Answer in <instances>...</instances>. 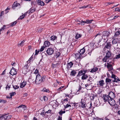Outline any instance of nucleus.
Listing matches in <instances>:
<instances>
[{"label":"nucleus","mask_w":120,"mask_h":120,"mask_svg":"<svg viewBox=\"0 0 120 120\" xmlns=\"http://www.w3.org/2000/svg\"><path fill=\"white\" fill-rule=\"evenodd\" d=\"M60 52L59 51L56 52L55 54V56L56 58L60 56Z\"/></svg>","instance_id":"obj_26"},{"label":"nucleus","mask_w":120,"mask_h":120,"mask_svg":"<svg viewBox=\"0 0 120 120\" xmlns=\"http://www.w3.org/2000/svg\"><path fill=\"white\" fill-rule=\"evenodd\" d=\"M78 104V103H74L73 104V105L74 106H75V107L77 108V104Z\"/></svg>","instance_id":"obj_63"},{"label":"nucleus","mask_w":120,"mask_h":120,"mask_svg":"<svg viewBox=\"0 0 120 120\" xmlns=\"http://www.w3.org/2000/svg\"><path fill=\"white\" fill-rule=\"evenodd\" d=\"M53 52L54 50L51 48L48 49L46 51L47 54L49 55H52L53 53Z\"/></svg>","instance_id":"obj_8"},{"label":"nucleus","mask_w":120,"mask_h":120,"mask_svg":"<svg viewBox=\"0 0 120 120\" xmlns=\"http://www.w3.org/2000/svg\"><path fill=\"white\" fill-rule=\"evenodd\" d=\"M110 34V33L108 31H104L102 32V35L100 36L102 37L103 39L105 40L107 39V37L109 36Z\"/></svg>","instance_id":"obj_2"},{"label":"nucleus","mask_w":120,"mask_h":120,"mask_svg":"<svg viewBox=\"0 0 120 120\" xmlns=\"http://www.w3.org/2000/svg\"><path fill=\"white\" fill-rule=\"evenodd\" d=\"M99 85L101 86H103L104 84V81L103 80H101L99 81Z\"/></svg>","instance_id":"obj_30"},{"label":"nucleus","mask_w":120,"mask_h":120,"mask_svg":"<svg viewBox=\"0 0 120 120\" xmlns=\"http://www.w3.org/2000/svg\"><path fill=\"white\" fill-rule=\"evenodd\" d=\"M112 43L114 48H116L118 45L117 40L116 39H113L112 41Z\"/></svg>","instance_id":"obj_6"},{"label":"nucleus","mask_w":120,"mask_h":120,"mask_svg":"<svg viewBox=\"0 0 120 120\" xmlns=\"http://www.w3.org/2000/svg\"><path fill=\"white\" fill-rule=\"evenodd\" d=\"M6 116L4 115H0V120H5L6 119Z\"/></svg>","instance_id":"obj_19"},{"label":"nucleus","mask_w":120,"mask_h":120,"mask_svg":"<svg viewBox=\"0 0 120 120\" xmlns=\"http://www.w3.org/2000/svg\"><path fill=\"white\" fill-rule=\"evenodd\" d=\"M75 57L76 59H77L78 58H81L82 57H83V56H82V55H80L79 53H77L75 54Z\"/></svg>","instance_id":"obj_12"},{"label":"nucleus","mask_w":120,"mask_h":120,"mask_svg":"<svg viewBox=\"0 0 120 120\" xmlns=\"http://www.w3.org/2000/svg\"><path fill=\"white\" fill-rule=\"evenodd\" d=\"M86 72H85V73ZM88 77L87 75L85 74V73H84L81 79L82 80H84L86 79Z\"/></svg>","instance_id":"obj_18"},{"label":"nucleus","mask_w":120,"mask_h":120,"mask_svg":"<svg viewBox=\"0 0 120 120\" xmlns=\"http://www.w3.org/2000/svg\"><path fill=\"white\" fill-rule=\"evenodd\" d=\"M19 5H20V4L19 3H17V2H15L13 4V7H17Z\"/></svg>","instance_id":"obj_33"},{"label":"nucleus","mask_w":120,"mask_h":120,"mask_svg":"<svg viewBox=\"0 0 120 120\" xmlns=\"http://www.w3.org/2000/svg\"><path fill=\"white\" fill-rule=\"evenodd\" d=\"M25 16H24V15H22L20 16V17L18 18L19 19H23Z\"/></svg>","instance_id":"obj_47"},{"label":"nucleus","mask_w":120,"mask_h":120,"mask_svg":"<svg viewBox=\"0 0 120 120\" xmlns=\"http://www.w3.org/2000/svg\"><path fill=\"white\" fill-rule=\"evenodd\" d=\"M120 34V31H118L116 32L115 34V35L116 36L119 35Z\"/></svg>","instance_id":"obj_56"},{"label":"nucleus","mask_w":120,"mask_h":120,"mask_svg":"<svg viewBox=\"0 0 120 120\" xmlns=\"http://www.w3.org/2000/svg\"><path fill=\"white\" fill-rule=\"evenodd\" d=\"M44 45L46 47H48L50 44V43L48 41H46L44 43Z\"/></svg>","instance_id":"obj_24"},{"label":"nucleus","mask_w":120,"mask_h":120,"mask_svg":"<svg viewBox=\"0 0 120 120\" xmlns=\"http://www.w3.org/2000/svg\"><path fill=\"white\" fill-rule=\"evenodd\" d=\"M64 86H61L59 88L57 89V91L59 92L60 91H62V90H64V89H62L64 88Z\"/></svg>","instance_id":"obj_31"},{"label":"nucleus","mask_w":120,"mask_h":120,"mask_svg":"<svg viewBox=\"0 0 120 120\" xmlns=\"http://www.w3.org/2000/svg\"><path fill=\"white\" fill-rule=\"evenodd\" d=\"M102 98L105 101H108L109 99V95L104 94L103 95Z\"/></svg>","instance_id":"obj_5"},{"label":"nucleus","mask_w":120,"mask_h":120,"mask_svg":"<svg viewBox=\"0 0 120 120\" xmlns=\"http://www.w3.org/2000/svg\"><path fill=\"white\" fill-rule=\"evenodd\" d=\"M76 73V72L75 71L73 70L71 71L70 74V75H71L74 76L75 75Z\"/></svg>","instance_id":"obj_35"},{"label":"nucleus","mask_w":120,"mask_h":120,"mask_svg":"<svg viewBox=\"0 0 120 120\" xmlns=\"http://www.w3.org/2000/svg\"><path fill=\"white\" fill-rule=\"evenodd\" d=\"M83 73V71L82 70H81L79 71L78 75L79 76H80L82 75H83L85 73V71Z\"/></svg>","instance_id":"obj_23"},{"label":"nucleus","mask_w":120,"mask_h":120,"mask_svg":"<svg viewBox=\"0 0 120 120\" xmlns=\"http://www.w3.org/2000/svg\"><path fill=\"white\" fill-rule=\"evenodd\" d=\"M6 28V26L5 25H4L3 27H2L1 29H0V31H1L2 30H3L4 29H5Z\"/></svg>","instance_id":"obj_48"},{"label":"nucleus","mask_w":120,"mask_h":120,"mask_svg":"<svg viewBox=\"0 0 120 120\" xmlns=\"http://www.w3.org/2000/svg\"><path fill=\"white\" fill-rule=\"evenodd\" d=\"M7 102V101L5 100H0V102H2L4 103H5Z\"/></svg>","instance_id":"obj_49"},{"label":"nucleus","mask_w":120,"mask_h":120,"mask_svg":"<svg viewBox=\"0 0 120 120\" xmlns=\"http://www.w3.org/2000/svg\"><path fill=\"white\" fill-rule=\"evenodd\" d=\"M113 99L109 98L108 101V103L111 105H114L115 104V101Z\"/></svg>","instance_id":"obj_7"},{"label":"nucleus","mask_w":120,"mask_h":120,"mask_svg":"<svg viewBox=\"0 0 120 120\" xmlns=\"http://www.w3.org/2000/svg\"><path fill=\"white\" fill-rule=\"evenodd\" d=\"M33 58V57L31 56L29 59V60L28 61H27L26 62V63H30V62L31 61H32V59Z\"/></svg>","instance_id":"obj_41"},{"label":"nucleus","mask_w":120,"mask_h":120,"mask_svg":"<svg viewBox=\"0 0 120 120\" xmlns=\"http://www.w3.org/2000/svg\"><path fill=\"white\" fill-rule=\"evenodd\" d=\"M17 108H18V111L20 112H21L23 109L24 110L26 109V106L25 105H21Z\"/></svg>","instance_id":"obj_3"},{"label":"nucleus","mask_w":120,"mask_h":120,"mask_svg":"<svg viewBox=\"0 0 120 120\" xmlns=\"http://www.w3.org/2000/svg\"><path fill=\"white\" fill-rule=\"evenodd\" d=\"M10 96L12 97V96H14L16 94V93L15 92H13L12 93H10Z\"/></svg>","instance_id":"obj_44"},{"label":"nucleus","mask_w":120,"mask_h":120,"mask_svg":"<svg viewBox=\"0 0 120 120\" xmlns=\"http://www.w3.org/2000/svg\"><path fill=\"white\" fill-rule=\"evenodd\" d=\"M4 115H5V116H6V119H11L12 117V116L10 115H8V116H7L6 115H7V114H4Z\"/></svg>","instance_id":"obj_37"},{"label":"nucleus","mask_w":120,"mask_h":120,"mask_svg":"<svg viewBox=\"0 0 120 120\" xmlns=\"http://www.w3.org/2000/svg\"><path fill=\"white\" fill-rule=\"evenodd\" d=\"M65 111H62L61 110L59 112V114L61 116H62V114L65 113Z\"/></svg>","instance_id":"obj_38"},{"label":"nucleus","mask_w":120,"mask_h":120,"mask_svg":"<svg viewBox=\"0 0 120 120\" xmlns=\"http://www.w3.org/2000/svg\"><path fill=\"white\" fill-rule=\"evenodd\" d=\"M81 34H76L75 36V38L76 39H78L79 38L81 37Z\"/></svg>","instance_id":"obj_40"},{"label":"nucleus","mask_w":120,"mask_h":120,"mask_svg":"<svg viewBox=\"0 0 120 120\" xmlns=\"http://www.w3.org/2000/svg\"><path fill=\"white\" fill-rule=\"evenodd\" d=\"M85 51V47L83 48L82 49H81L80 52H79V54L80 55H82L83 54Z\"/></svg>","instance_id":"obj_17"},{"label":"nucleus","mask_w":120,"mask_h":120,"mask_svg":"<svg viewBox=\"0 0 120 120\" xmlns=\"http://www.w3.org/2000/svg\"><path fill=\"white\" fill-rule=\"evenodd\" d=\"M86 103L84 101H82V99H81V101L80 102V106L82 108H85L86 107L85 105Z\"/></svg>","instance_id":"obj_13"},{"label":"nucleus","mask_w":120,"mask_h":120,"mask_svg":"<svg viewBox=\"0 0 120 120\" xmlns=\"http://www.w3.org/2000/svg\"><path fill=\"white\" fill-rule=\"evenodd\" d=\"M26 84V82L24 81L22 82L21 83L20 87L21 88H23L25 86Z\"/></svg>","instance_id":"obj_27"},{"label":"nucleus","mask_w":120,"mask_h":120,"mask_svg":"<svg viewBox=\"0 0 120 120\" xmlns=\"http://www.w3.org/2000/svg\"><path fill=\"white\" fill-rule=\"evenodd\" d=\"M36 9L34 7L31 8L29 10V13H32L34 12L35 10Z\"/></svg>","instance_id":"obj_21"},{"label":"nucleus","mask_w":120,"mask_h":120,"mask_svg":"<svg viewBox=\"0 0 120 120\" xmlns=\"http://www.w3.org/2000/svg\"><path fill=\"white\" fill-rule=\"evenodd\" d=\"M17 72L16 69H11L10 73L11 75H13L17 74Z\"/></svg>","instance_id":"obj_10"},{"label":"nucleus","mask_w":120,"mask_h":120,"mask_svg":"<svg viewBox=\"0 0 120 120\" xmlns=\"http://www.w3.org/2000/svg\"><path fill=\"white\" fill-rule=\"evenodd\" d=\"M56 39L57 37L54 35L50 37V40L52 41H54L56 40Z\"/></svg>","instance_id":"obj_25"},{"label":"nucleus","mask_w":120,"mask_h":120,"mask_svg":"<svg viewBox=\"0 0 120 120\" xmlns=\"http://www.w3.org/2000/svg\"><path fill=\"white\" fill-rule=\"evenodd\" d=\"M111 46V43L110 42H108L107 45L105 46L103 50H105L106 49H109L110 48Z\"/></svg>","instance_id":"obj_11"},{"label":"nucleus","mask_w":120,"mask_h":120,"mask_svg":"<svg viewBox=\"0 0 120 120\" xmlns=\"http://www.w3.org/2000/svg\"><path fill=\"white\" fill-rule=\"evenodd\" d=\"M24 42L25 41L24 40H23L21 42V43L19 44H18V46H22L24 45Z\"/></svg>","instance_id":"obj_29"},{"label":"nucleus","mask_w":120,"mask_h":120,"mask_svg":"<svg viewBox=\"0 0 120 120\" xmlns=\"http://www.w3.org/2000/svg\"><path fill=\"white\" fill-rule=\"evenodd\" d=\"M108 61H107V68L110 67H112V65L111 64V62H108Z\"/></svg>","instance_id":"obj_34"},{"label":"nucleus","mask_w":120,"mask_h":120,"mask_svg":"<svg viewBox=\"0 0 120 120\" xmlns=\"http://www.w3.org/2000/svg\"><path fill=\"white\" fill-rule=\"evenodd\" d=\"M16 23L17 22L16 21H15L11 23V26H14L15 25Z\"/></svg>","instance_id":"obj_42"},{"label":"nucleus","mask_w":120,"mask_h":120,"mask_svg":"<svg viewBox=\"0 0 120 120\" xmlns=\"http://www.w3.org/2000/svg\"><path fill=\"white\" fill-rule=\"evenodd\" d=\"M111 78L113 79L114 80H113V82H118L120 81V80L119 78L114 74H112Z\"/></svg>","instance_id":"obj_4"},{"label":"nucleus","mask_w":120,"mask_h":120,"mask_svg":"<svg viewBox=\"0 0 120 120\" xmlns=\"http://www.w3.org/2000/svg\"><path fill=\"white\" fill-rule=\"evenodd\" d=\"M115 11H118L119 12L120 11V9H119V8H116L115 10Z\"/></svg>","instance_id":"obj_59"},{"label":"nucleus","mask_w":120,"mask_h":120,"mask_svg":"<svg viewBox=\"0 0 120 120\" xmlns=\"http://www.w3.org/2000/svg\"><path fill=\"white\" fill-rule=\"evenodd\" d=\"M45 46H43L42 47L40 50V51L41 52H42L44 50V49H45Z\"/></svg>","instance_id":"obj_53"},{"label":"nucleus","mask_w":120,"mask_h":120,"mask_svg":"<svg viewBox=\"0 0 120 120\" xmlns=\"http://www.w3.org/2000/svg\"><path fill=\"white\" fill-rule=\"evenodd\" d=\"M107 51L108 52L106 53V55L105 56L109 59L111 55V53L109 51L107 50Z\"/></svg>","instance_id":"obj_20"},{"label":"nucleus","mask_w":120,"mask_h":120,"mask_svg":"<svg viewBox=\"0 0 120 120\" xmlns=\"http://www.w3.org/2000/svg\"><path fill=\"white\" fill-rule=\"evenodd\" d=\"M34 73L35 74H37V75H39V72L38 70L37 69H36L34 72Z\"/></svg>","instance_id":"obj_43"},{"label":"nucleus","mask_w":120,"mask_h":120,"mask_svg":"<svg viewBox=\"0 0 120 120\" xmlns=\"http://www.w3.org/2000/svg\"><path fill=\"white\" fill-rule=\"evenodd\" d=\"M108 95L109 98H113L115 97V94L112 91H110Z\"/></svg>","instance_id":"obj_9"},{"label":"nucleus","mask_w":120,"mask_h":120,"mask_svg":"<svg viewBox=\"0 0 120 120\" xmlns=\"http://www.w3.org/2000/svg\"><path fill=\"white\" fill-rule=\"evenodd\" d=\"M37 2L39 5L41 6H43L45 5L44 2L40 0H37Z\"/></svg>","instance_id":"obj_14"},{"label":"nucleus","mask_w":120,"mask_h":120,"mask_svg":"<svg viewBox=\"0 0 120 120\" xmlns=\"http://www.w3.org/2000/svg\"><path fill=\"white\" fill-rule=\"evenodd\" d=\"M109 59L106 56H105L104 58L102 59V61L104 62H106L107 61V60Z\"/></svg>","instance_id":"obj_32"},{"label":"nucleus","mask_w":120,"mask_h":120,"mask_svg":"<svg viewBox=\"0 0 120 120\" xmlns=\"http://www.w3.org/2000/svg\"><path fill=\"white\" fill-rule=\"evenodd\" d=\"M90 22L89 20L88 19L86 21L84 22V23H87V24L89 23L90 22Z\"/></svg>","instance_id":"obj_58"},{"label":"nucleus","mask_w":120,"mask_h":120,"mask_svg":"<svg viewBox=\"0 0 120 120\" xmlns=\"http://www.w3.org/2000/svg\"><path fill=\"white\" fill-rule=\"evenodd\" d=\"M71 107V106L70 105H69L68 104H67L66 105L64 106V108H68L69 107Z\"/></svg>","instance_id":"obj_51"},{"label":"nucleus","mask_w":120,"mask_h":120,"mask_svg":"<svg viewBox=\"0 0 120 120\" xmlns=\"http://www.w3.org/2000/svg\"><path fill=\"white\" fill-rule=\"evenodd\" d=\"M36 79L35 80V83L37 84H39L45 80V79L42 77L40 75H37L36 76Z\"/></svg>","instance_id":"obj_1"},{"label":"nucleus","mask_w":120,"mask_h":120,"mask_svg":"<svg viewBox=\"0 0 120 120\" xmlns=\"http://www.w3.org/2000/svg\"><path fill=\"white\" fill-rule=\"evenodd\" d=\"M107 68L108 69V71H110V72L111 73V74H113L112 72V71H111V70H112L113 69L112 67L108 68Z\"/></svg>","instance_id":"obj_39"},{"label":"nucleus","mask_w":120,"mask_h":120,"mask_svg":"<svg viewBox=\"0 0 120 120\" xmlns=\"http://www.w3.org/2000/svg\"><path fill=\"white\" fill-rule=\"evenodd\" d=\"M3 13H4V11H1V13H0V17H1V16H3L4 15V14Z\"/></svg>","instance_id":"obj_61"},{"label":"nucleus","mask_w":120,"mask_h":120,"mask_svg":"<svg viewBox=\"0 0 120 120\" xmlns=\"http://www.w3.org/2000/svg\"><path fill=\"white\" fill-rule=\"evenodd\" d=\"M28 63H26L25 66L23 68V71H27L28 70Z\"/></svg>","instance_id":"obj_15"},{"label":"nucleus","mask_w":120,"mask_h":120,"mask_svg":"<svg viewBox=\"0 0 120 120\" xmlns=\"http://www.w3.org/2000/svg\"><path fill=\"white\" fill-rule=\"evenodd\" d=\"M45 101H47L48 99V98L46 96H44L43 97Z\"/></svg>","instance_id":"obj_57"},{"label":"nucleus","mask_w":120,"mask_h":120,"mask_svg":"<svg viewBox=\"0 0 120 120\" xmlns=\"http://www.w3.org/2000/svg\"><path fill=\"white\" fill-rule=\"evenodd\" d=\"M77 23L78 24L83 25L84 24V22L82 21H78L77 22Z\"/></svg>","instance_id":"obj_28"},{"label":"nucleus","mask_w":120,"mask_h":120,"mask_svg":"<svg viewBox=\"0 0 120 120\" xmlns=\"http://www.w3.org/2000/svg\"><path fill=\"white\" fill-rule=\"evenodd\" d=\"M13 87L15 89H16L19 88V86L17 85L13 86Z\"/></svg>","instance_id":"obj_52"},{"label":"nucleus","mask_w":120,"mask_h":120,"mask_svg":"<svg viewBox=\"0 0 120 120\" xmlns=\"http://www.w3.org/2000/svg\"><path fill=\"white\" fill-rule=\"evenodd\" d=\"M43 92H49V90H48L46 89L45 88H44L43 89Z\"/></svg>","instance_id":"obj_46"},{"label":"nucleus","mask_w":120,"mask_h":120,"mask_svg":"<svg viewBox=\"0 0 120 120\" xmlns=\"http://www.w3.org/2000/svg\"><path fill=\"white\" fill-rule=\"evenodd\" d=\"M98 68L96 67H94L92 68L90 71V72L92 73H93L96 71L98 69Z\"/></svg>","instance_id":"obj_22"},{"label":"nucleus","mask_w":120,"mask_h":120,"mask_svg":"<svg viewBox=\"0 0 120 120\" xmlns=\"http://www.w3.org/2000/svg\"><path fill=\"white\" fill-rule=\"evenodd\" d=\"M39 52V50H36L35 51V54L34 55H37Z\"/></svg>","instance_id":"obj_54"},{"label":"nucleus","mask_w":120,"mask_h":120,"mask_svg":"<svg viewBox=\"0 0 120 120\" xmlns=\"http://www.w3.org/2000/svg\"><path fill=\"white\" fill-rule=\"evenodd\" d=\"M9 10V8H7L6 9H5V11H6L5 13H7L8 12V10Z\"/></svg>","instance_id":"obj_62"},{"label":"nucleus","mask_w":120,"mask_h":120,"mask_svg":"<svg viewBox=\"0 0 120 120\" xmlns=\"http://www.w3.org/2000/svg\"><path fill=\"white\" fill-rule=\"evenodd\" d=\"M106 82L107 83H110L111 82V79L108 78H106L105 80Z\"/></svg>","instance_id":"obj_36"},{"label":"nucleus","mask_w":120,"mask_h":120,"mask_svg":"<svg viewBox=\"0 0 120 120\" xmlns=\"http://www.w3.org/2000/svg\"><path fill=\"white\" fill-rule=\"evenodd\" d=\"M58 120H62V117L60 116H59Z\"/></svg>","instance_id":"obj_64"},{"label":"nucleus","mask_w":120,"mask_h":120,"mask_svg":"<svg viewBox=\"0 0 120 120\" xmlns=\"http://www.w3.org/2000/svg\"><path fill=\"white\" fill-rule=\"evenodd\" d=\"M119 16H118V15L115 16H113V18L112 19V18L111 19V20H113L114 19H116L117 18H118Z\"/></svg>","instance_id":"obj_55"},{"label":"nucleus","mask_w":120,"mask_h":120,"mask_svg":"<svg viewBox=\"0 0 120 120\" xmlns=\"http://www.w3.org/2000/svg\"><path fill=\"white\" fill-rule=\"evenodd\" d=\"M73 65V63L72 62L68 63L67 64V68L68 69L72 67Z\"/></svg>","instance_id":"obj_16"},{"label":"nucleus","mask_w":120,"mask_h":120,"mask_svg":"<svg viewBox=\"0 0 120 120\" xmlns=\"http://www.w3.org/2000/svg\"><path fill=\"white\" fill-rule=\"evenodd\" d=\"M40 114H41V115H42V116H44L45 115V113L44 112H41Z\"/></svg>","instance_id":"obj_60"},{"label":"nucleus","mask_w":120,"mask_h":120,"mask_svg":"<svg viewBox=\"0 0 120 120\" xmlns=\"http://www.w3.org/2000/svg\"><path fill=\"white\" fill-rule=\"evenodd\" d=\"M88 6V5H87V6H82L81 7H79V9H83V8H87Z\"/></svg>","instance_id":"obj_45"},{"label":"nucleus","mask_w":120,"mask_h":120,"mask_svg":"<svg viewBox=\"0 0 120 120\" xmlns=\"http://www.w3.org/2000/svg\"><path fill=\"white\" fill-rule=\"evenodd\" d=\"M120 58V53L116 55V56L115 58L116 59L119 58Z\"/></svg>","instance_id":"obj_50"}]
</instances>
